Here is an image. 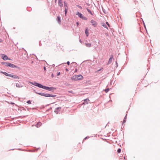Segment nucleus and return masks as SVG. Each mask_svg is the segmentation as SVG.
Segmentation results:
<instances>
[{
  "label": "nucleus",
  "instance_id": "48",
  "mask_svg": "<svg viewBox=\"0 0 160 160\" xmlns=\"http://www.w3.org/2000/svg\"><path fill=\"white\" fill-rule=\"evenodd\" d=\"M116 64H117V66H118V63H117V62H116Z\"/></svg>",
  "mask_w": 160,
  "mask_h": 160
},
{
  "label": "nucleus",
  "instance_id": "8",
  "mask_svg": "<svg viewBox=\"0 0 160 160\" xmlns=\"http://www.w3.org/2000/svg\"><path fill=\"white\" fill-rule=\"evenodd\" d=\"M2 59L4 60H10V59L8 58L7 55H5L4 54L2 55Z\"/></svg>",
  "mask_w": 160,
  "mask_h": 160
},
{
  "label": "nucleus",
  "instance_id": "39",
  "mask_svg": "<svg viewBox=\"0 0 160 160\" xmlns=\"http://www.w3.org/2000/svg\"><path fill=\"white\" fill-rule=\"evenodd\" d=\"M51 76H52V78H53V77H54V75H53V73H52V75H51Z\"/></svg>",
  "mask_w": 160,
  "mask_h": 160
},
{
  "label": "nucleus",
  "instance_id": "12",
  "mask_svg": "<svg viewBox=\"0 0 160 160\" xmlns=\"http://www.w3.org/2000/svg\"><path fill=\"white\" fill-rule=\"evenodd\" d=\"M58 5L60 7H62L63 6L62 1V0H58Z\"/></svg>",
  "mask_w": 160,
  "mask_h": 160
},
{
  "label": "nucleus",
  "instance_id": "47",
  "mask_svg": "<svg viewBox=\"0 0 160 160\" xmlns=\"http://www.w3.org/2000/svg\"><path fill=\"white\" fill-rule=\"evenodd\" d=\"M1 72H3L2 71L0 70V73H1Z\"/></svg>",
  "mask_w": 160,
  "mask_h": 160
},
{
  "label": "nucleus",
  "instance_id": "15",
  "mask_svg": "<svg viewBox=\"0 0 160 160\" xmlns=\"http://www.w3.org/2000/svg\"><path fill=\"white\" fill-rule=\"evenodd\" d=\"M85 33L87 36H88L89 35L88 29V28H86L85 30Z\"/></svg>",
  "mask_w": 160,
  "mask_h": 160
},
{
  "label": "nucleus",
  "instance_id": "34",
  "mask_svg": "<svg viewBox=\"0 0 160 160\" xmlns=\"http://www.w3.org/2000/svg\"><path fill=\"white\" fill-rule=\"evenodd\" d=\"M29 83H31V84L34 85V82H29Z\"/></svg>",
  "mask_w": 160,
  "mask_h": 160
},
{
  "label": "nucleus",
  "instance_id": "16",
  "mask_svg": "<svg viewBox=\"0 0 160 160\" xmlns=\"http://www.w3.org/2000/svg\"><path fill=\"white\" fill-rule=\"evenodd\" d=\"M85 44L87 47L90 48L92 47V45L90 43H86Z\"/></svg>",
  "mask_w": 160,
  "mask_h": 160
},
{
  "label": "nucleus",
  "instance_id": "5",
  "mask_svg": "<svg viewBox=\"0 0 160 160\" xmlns=\"http://www.w3.org/2000/svg\"><path fill=\"white\" fill-rule=\"evenodd\" d=\"M34 85L36 86H37L39 88H42L43 89V88L44 86H43V85H42V84H41L40 83L37 82H34Z\"/></svg>",
  "mask_w": 160,
  "mask_h": 160
},
{
  "label": "nucleus",
  "instance_id": "31",
  "mask_svg": "<svg viewBox=\"0 0 160 160\" xmlns=\"http://www.w3.org/2000/svg\"><path fill=\"white\" fill-rule=\"evenodd\" d=\"M106 24L109 27L110 26V25L108 22H106Z\"/></svg>",
  "mask_w": 160,
  "mask_h": 160
},
{
  "label": "nucleus",
  "instance_id": "52",
  "mask_svg": "<svg viewBox=\"0 0 160 160\" xmlns=\"http://www.w3.org/2000/svg\"><path fill=\"white\" fill-rule=\"evenodd\" d=\"M124 159H125V157H124Z\"/></svg>",
  "mask_w": 160,
  "mask_h": 160
},
{
  "label": "nucleus",
  "instance_id": "37",
  "mask_svg": "<svg viewBox=\"0 0 160 160\" xmlns=\"http://www.w3.org/2000/svg\"><path fill=\"white\" fill-rule=\"evenodd\" d=\"M43 69L45 71H46V68L45 67V66L44 67Z\"/></svg>",
  "mask_w": 160,
  "mask_h": 160
},
{
  "label": "nucleus",
  "instance_id": "54",
  "mask_svg": "<svg viewBox=\"0 0 160 160\" xmlns=\"http://www.w3.org/2000/svg\"><path fill=\"white\" fill-rule=\"evenodd\" d=\"M57 1V0H55V2H56Z\"/></svg>",
  "mask_w": 160,
  "mask_h": 160
},
{
  "label": "nucleus",
  "instance_id": "10",
  "mask_svg": "<svg viewBox=\"0 0 160 160\" xmlns=\"http://www.w3.org/2000/svg\"><path fill=\"white\" fill-rule=\"evenodd\" d=\"M61 108V107H58L55 108L54 110V112L56 114H58V113L60 111V109Z\"/></svg>",
  "mask_w": 160,
  "mask_h": 160
},
{
  "label": "nucleus",
  "instance_id": "30",
  "mask_svg": "<svg viewBox=\"0 0 160 160\" xmlns=\"http://www.w3.org/2000/svg\"><path fill=\"white\" fill-rule=\"evenodd\" d=\"M143 25H144V27L145 28L146 31L147 32V29H146V26H145V25L144 22L143 21Z\"/></svg>",
  "mask_w": 160,
  "mask_h": 160
},
{
  "label": "nucleus",
  "instance_id": "22",
  "mask_svg": "<svg viewBox=\"0 0 160 160\" xmlns=\"http://www.w3.org/2000/svg\"><path fill=\"white\" fill-rule=\"evenodd\" d=\"M12 78H15V79H19V77L18 76L16 75H13V77H12Z\"/></svg>",
  "mask_w": 160,
  "mask_h": 160
},
{
  "label": "nucleus",
  "instance_id": "51",
  "mask_svg": "<svg viewBox=\"0 0 160 160\" xmlns=\"http://www.w3.org/2000/svg\"><path fill=\"white\" fill-rule=\"evenodd\" d=\"M77 69H76L75 70V72H77Z\"/></svg>",
  "mask_w": 160,
  "mask_h": 160
},
{
  "label": "nucleus",
  "instance_id": "23",
  "mask_svg": "<svg viewBox=\"0 0 160 160\" xmlns=\"http://www.w3.org/2000/svg\"><path fill=\"white\" fill-rule=\"evenodd\" d=\"M1 73L3 74L6 76H9V74H8V73H7L6 72H1Z\"/></svg>",
  "mask_w": 160,
  "mask_h": 160
},
{
  "label": "nucleus",
  "instance_id": "21",
  "mask_svg": "<svg viewBox=\"0 0 160 160\" xmlns=\"http://www.w3.org/2000/svg\"><path fill=\"white\" fill-rule=\"evenodd\" d=\"M101 24H102V25L103 27H104V28H106L108 29V27H107V25H106V24L104 23V22L102 23H101Z\"/></svg>",
  "mask_w": 160,
  "mask_h": 160
},
{
  "label": "nucleus",
  "instance_id": "33",
  "mask_svg": "<svg viewBox=\"0 0 160 160\" xmlns=\"http://www.w3.org/2000/svg\"><path fill=\"white\" fill-rule=\"evenodd\" d=\"M13 75H14L11 74H9V77H12H12H13Z\"/></svg>",
  "mask_w": 160,
  "mask_h": 160
},
{
  "label": "nucleus",
  "instance_id": "6",
  "mask_svg": "<svg viewBox=\"0 0 160 160\" xmlns=\"http://www.w3.org/2000/svg\"><path fill=\"white\" fill-rule=\"evenodd\" d=\"M8 67H10L11 68H17L19 69H20V67H18L17 66L14 65V64L11 63L10 62L9 63Z\"/></svg>",
  "mask_w": 160,
  "mask_h": 160
},
{
  "label": "nucleus",
  "instance_id": "20",
  "mask_svg": "<svg viewBox=\"0 0 160 160\" xmlns=\"http://www.w3.org/2000/svg\"><path fill=\"white\" fill-rule=\"evenodd\" d=\"M64 6L65 7V8H68V3L66 2H64Z\"/></svg>",
  "mask_w": 160,
  "mask_h": 160
},
{
  "label": "nucleus",
  "instance_id": "49",
  "mask_svg": "<svg viewBox=\"0 0 160 160\" xmlns=\"http://www.w3.org/2000/svg\"><path fill=\"white\" fill-rule=\"evenodd\" d=\"M66 69V71H67L68 70V69H67V68H66V69Z\"/></svg>",
  "mask_w": 160,
  "mask_h": 160
},
{
  "label": "nucleus",
  "instance_id": "38",
  "mask_svg": "<svg viewBox=\"0 0 160 160\" xmlns=\"http://www.w3.org/2000/svg\"><path fill=\"white\" fill-rule=\"evenodd\" d=\"M127 116V114H126L125 117H124V119H126Z\"/></svg>",
  "mask_w": 160,
  "mask_h": 160
},
{
  "label": "nucleus",
  "instance_id": "9",
  "mask_svg": "<svg viewBox=\"0 0 160 160\" xmlns=\"http://www.w3.org/2000/svg\"><path fill=\"white\" fill-rule=\"evenodd\" d=\"M89 101V99L87 98L84 100V102L82 103L83 105L87 104L88 103V102Z\"/></svg>",
  "mask_w": 160,
  "mask_h": 160
},
{
  "label": "nucleus",
  "instance_id": "53",
  "mask_svg": "<svg viewBox=\"0 0 160 160\" xmlns=\"http://www.w3.org/2000/svg\"><path fill=\"white\" fill-rule=\"evenodd\" d=\"M52 109V108H51L50 109H49V110Z\"/></svg>",
  "mask_w": 160,
  "mask_h": 160
},
{
  "label": "nucleus",
  "instance_id": "55",
  "mask_svg": "<svg viewBox=\"0 0 160 160\" xmlns=\"http://www.w3.org/2000/svg\"><path fill=\"white\" fill-rule=\"evenodd\" d=\"M14 149H11L10 150H13Z\"/></svg>",
  "mask_w": 160,
  "mask_h": 160
},
{
  "label": "nucleus",
  "instance_id": "4",
  "mask_svg": "<svg viewBox=\"0 0 160 160\" xmlns=\"http://www.w3.org/2000/svg\"><path fill=\"white\" fill-rule=\"evenodd\" d=\"M43 89L52 92L54 90H55L56 89L55 88L53 87H49L46 86H44Z\"/></svg>",
  "mask_w": 160,
  "mask_h": 160
},
{
  "label": "nucleus",
  "instance_id": "44",
  "mask_svg": "<svg viewBox=\"0 0 160 160\" xmlns=\"http://www.w3.org/2000/svg\"><path fill=\"white\" fill-rule=\"evenodd\" d=\"M69 92L70 93H72V91H69Z\"/></svg>",
  "mask_w": 160,
  "mask_h": 160
},
{
  "label": "nucleus",
  "instance_id": "11",
  "mask_svg": "<svg viewBox=\"0 0 160 160\" xmlns=\"http://www.w3.org/2000/svg\"><path fill=\"white\" fill-rule=\"evenodd\" d=\"M113 58V56L112 55H111L110 56V58L109 59V61L107 63V65H109L110 63H111L112 61V59Z\"/></svg>",
  "mask_w": 160,
  "mask_h": 160
},
{
  "label": "nucleus",
  "instance_id": "50",
  "mask_svg": "<svg viewBox=\"0 0 160 160\" xmlns=\"http://www.w3.org/2000/svg\"><path fill=\"white\" fill-rule=\"evenodd\" d=\"M39 149V148H37V150H38V149Z\"/></svg>",
  "mask_w": 160,
  "mask_h": 160
},
{
  "label": "nucleus",
  "instance_id": "35",
  "mask_svg": "<svg viewBox=\"0 0 160 160\" xmlns=\"http://www.w3.org/2000/svg\"><path fill=\"white\" fill-rule=\"evenodd\" d=\"M60 72H58L57 74V76H59L60 75Z\"/></svg>",
  "mask_w": 160,
  "mask_h": 160
},
{
  "label": "nucleus",
  "instance_id": "42",
  "mask_svg": "<svg viewBox=\"0 0 160 160\" xmlns=\"http://www.w3.org/2000/svg\"><path fill=\"white\" fill-rule=\"evenodd\" d=\"M79 41L81 43H82V41L80 39L79 40Z\"/></svg>",
  "mask_w": 160,
  "mask_h": 160
},
{
  "label": "nucleus",
  "instance_id": "43",
  "mask_svg": "<svg viewBox=\"0 0 160 160\" xmlns=\"http://www.w3.org/2000/svg\"><path fill=\"white\" fill-rule=\"evenodd\" d=\"M41 45H42L41 43H40L39 42V46H41Z\"/></svg>",
  "mask_w": 160,
  "mask_h": 160
},
{
  "label": "nucleus",
  "instance_id": "29",
  "mask_svg": "<svg viewBox=\"0 0 160 160\" xmlns=\"http://www.w3.org/2000/svg\"><path fill=\"white\" fill-rule=\"evenodd\" d=\"M77 7H78V8H80L81 9H82V7L81 6H80V5H77Z\"/></svg>",
  "mask_w": 160,
  "mask_h": 160
},
{
  "label": "nucleus",
  "instance_id": "3",
  "mask_svg": "<svg viewBox=\"0 0 160 160\" xmlns=\"http://www.w3.org/2000/svg\"><path fill=\"white\" fill-rule=\"evenodd\" d=\"M76 15L78 16V17L82 20H87L88 18L84 16L81 13L79 12H78L76 13Z\"/></svg>",
  "mask_w": 160,
  "mask_h": 160
},
{
  "label": "nucleus",
  "instance_id": "27",
  "mask_svg": "<svg viewBox=\"0 0 160 160\" xmlns=\"http://www.w3.org/2000/svg\"><path fill=\"white\" fill-rule=\"evenodd\" d=\"M109 88H107L104 90L105 91V92L106 93H107L109 91Z\"/></svg>",
  "mask_w": 160,
  "mask_h": 160
},
{
  "label": "nucleus",
  "instance_id": "46",
  "mask_svg": "<svg viewBox=\"0 0 160 160\" xmlns=\"http://www.w3.org/2000/svg\"><path fill=\"white\" fill-rule=\"evenodd\" d=\"M87 137H85V138H84V139L85 140H86V139H87Z\"/></svg>",
  "mask_w": 160,
  "mask_h": 160
},
{
  "label": "nucleus",
  "instance_id": "36",
  "mask_svg": "<svg viewBox=\"0 0 160 160\" xmlns=\"http://www.w3.org/2000/svg\"><path fill=\"white\" fill-rule=\"evenodd\" d=\"M66 63L68 65H69L70 64V62L69 61H68Z\"/></svg>",
  "mask_w": 160,
  "mask_h": 160
},
{
  "label": "nucleus",
  "instance_id": "2",
  "mask_svg": "<svg viewBox=\"0 0 160 160\" xmlns=\"http://www.w3.org/2000/svg\"><path fill=\"white\" fill-rule=\"evenodd\" d=\"M83 78L82 75L80 74H79L78 75H74L71 78V79L74 81H77L79 80H81Z\"/></svg>",
  "mask_w": 160,
  "mask_h": 160
},
{
  "label": "nucleus",
  "instance_id": "24",
  "mask_svg": "<svg viewBox=\"0 0 160 160\" xmlns=\"http://www.w3.org/2000/svg\"><path fill=\"white\" fill-rule=\"evenodd\" d=\"M87 11H88V12L90 14L92 15V13L91 11H90V10L89 9H88V8H87Z\"/></svg>",
  "mask_w": 160,
  "mask_h": 160
},
{
  "label": "nucleus",
  "instance_id": "41",
  "mask_svg": "<svg viewBox=\"0 0 160 160\" xmlns=\"http://www.w3.org/2000/svg\"><path fill=\"white\" fill-rule=\"evenodd\" d=\"M77 25L78 26L79 25V23L78 22H77Z\"/></svg>",
  "mask_w": 160,
  "mask_h": 160
},
{
  "label": "nucleus",
  "instance_id": "14",
  "mask_svg": "<svg viewBox=\"0 0 160 160\" xmlns=\"http://www.w3.org/2000/svg\"><path fill=\"white\" fill-rule=\"evenodd\" d=\"M9 62H2L1 64L2 65H4L6 67L8 66Z\"/></svg>",
  "mask_w": 160,
  "mask_h": 160
},
{
  "label": "nucleus",
  "instance_id": "7",
  "mask_svg": "<svg viewBox=\"0 0 160 160\" xmlns=\"http://www.w3.org/2000/svg\"><path fill=\"white\" fill-rule=\"evenodd\" d=\"M91 23L92 25L94 27H96L97 26L98 23L93 19H92L91 20Z\"/></svg>",
  "mask_w": 160,
  "mask_h": 160
},
{
  "label": "nucleus",
  "instance_id": "18",
  "mask_svg": "<svg viewBox=\"0 0 160 160\" xmlns=\"http://www.w3.org/2000/svg\"><path fill=\"white\" fill-rule=\"evenodd\" d=\"M42 124L41 122H38L37 124L35 125V126L37 128L39 127L40 126H41Z\"/></svg>",
  "mask_w": 160,
  "mask_h": 160
},
{
  "label": "nucleus",
  "instance_id": "25",
  "mask_svg": "<svg viewBox=\"0 0 160 160\" xmlns=\"http://www.w3.org/2000/svg\"><path fill=\"white\" fill-rule=\"evenodd\" d=\"M68 9V8H65V15L67 14Z\"/></svg>",
  "mask_w": 160,
  "mask_h": 160
},
{
  "label": "nucleus",
  "instance_id": "28",
  "mask_svg": "<svg viewBox=\"0 0 160 160\" xmlns=\"http://www.w3.org/2000/svg\"><path fill=\"white\" fill-rule=\"evenodd\" d=\"M27 103L29 104H31V101L30 100L28 101H27Z\"/></svg>",
  "mask_w": 160,
  "mask_h": 160
},
{
  "label": "nucleus",
  "instance_id": "17",
  "mask_svg": "<svg viewBox=\"0 0 160 160\" xmlns=\"http://www.w3.org/2000/svg\"><path fill=\"white\" fill-rule=\"evenodd\" d=\"M57 21L60 24L61 23V17L59 16H58L57 18Z\"/></svg>",
  "mask_w": 160,
  "mask_h": 160
},
{
  "label": "nucleus",
  "instance_id": "40",
  "mask_svg": "<svg viewBox=\"0 0 160 160\" xmlns=\"http://www.w3.org/2000/svg\"><path fill=\"white\" fill-rule=\"evenodd\" d=\"M2 42V40L1 39H0V42Z\"/></svg>",
  "mask_w": 160,
  "mask_h": 160
},
{
  "label": "nucleus",
  "instance_id": "13",
  "mask_svg": "<svg viewBox=\"0 0 160 160\" xmlns=\"http://www.w3.org/2000/svg\"><path fill=\"white\" fill-rule=\"evenodd\" d=\"M9 62H2L1 64L2 65H4L6 67L8 66Z\"/></svg>",
  "mask_w": 160,
  "mask_h": 160
},
{
  "label": "nucleus",
  "instance_id": "26",
  "mask_svg": "<svg viewBox=\"0 0 160 160\" xmlns=\"http://www.w3.org/2000/svg\"><path fill=\"white\" fill-rule=\"evenodd\" d=\"M121 149L120 148H118L117 151V152L118 153H120L121 152Z\"/></svg>",
  "mask_w": 160,
  "mask_h": 160
},
{
  "label": "nucleus",
  "instance_id": "32",
  "mask_svg": "<svg viewBox=\"0 0 160 160\" xmlns=\"http://www.w3.org/2000/svg\"><path fill=\"white\" fill-rule=\"evenodd\" d=\"M126 122V120L124 119L123 120V122H122V124H123L124 123H125Z\"/></svg>",
  "mask_w": 160,
  "mask_h": 160
},
{
  "label": "nucleus",
  "instance_id": "1",
  "mask_svg": "<svg viewBox=\"0 0 160 160\" xmlns=\"http://www.w3.org/2000/svg\"><path fill=\"white\" fill-rule=\"evenodd\" d=\"M34 92L36 94H37L43 96L47 97H55L56 96V95H55L53 94H50L48 93H45L42 92H38L36 91H35V90H33Z\"/></svg>",
  "mask_w": 160,
  "mask_h": 160
},
{
  "label": "nucleus",
  "instance_id": "45",
  "mask_svg": "<svg viewBox=\"0 0 160 160\" xmlns=\"http://www.w3.org/2000/svg\"><path fill=\"white\" fill-rule=\"evenodd\" d=\"M52 66H53V67H54L55 66V65H54V64H53L52 65Z\"/></svg>",
  "mask_w": 160,
  "mask_h": 160
},
{
  "label": "nucleus",
  "instance_id": "19",
  "mask_svg": "<svg viewBox=\"0 0 160 160\" xmlns=\"http://www.w3.org/2000/svg\"><path fill=\"white\" fill-rule=\"evenodd\" d=\"M16 86L18 88H21L23 86H22L21 85V84L18 83H16Z\"/></svg>",
  "mask_w": 160,
  "mask_h": 160
}]
</instances>
